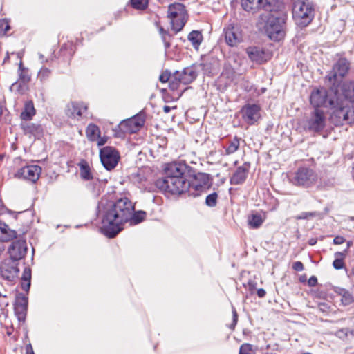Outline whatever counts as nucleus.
Segmentation results:
<instances>
[{
    "mask_svg": "<svg viewBox=\"0 0 354 354\" xmlns=\"http://www.w3.org/2000/svg\"><path fill=\"white\" fill-rule=\"evenodd\" d=\"M318 306H319V308L322 311H325L326 309H328L329 308V306H328V304L326 303H324V302L319 303Z\"/></svg>",
    "mask_w": 354,
    "mask_h": 354,
    "instance_id": "nucleus-59",
    "label": "nucleus"
},
{
    "mask_svg": "<svg viewBox=\"0 0 354 354\" xmlns=\"http://www.w3.org/2000/svg\"><path fill=\"white\" fill-rule=\"evenodd\" d=\"M239 146V141L236 138H234L227 148V153H232L235 152Z\"/></svg>",
    "mask_w": 354,
    "mask_h": 354,
    "instance_id": "nucleus-44",
    "label": "nucleus"
},
{
    "mask_svg": "<svg viewBox=\"0 0 354 354\" xmlns=\"http://www.w3.org/2000/svg\"><path fill=\"white\" fill-rule=\"evenodd\" d=\"M149 0H131V6L137 10H144L148 6Z\"/></svg>",
    "mask_w": 354,
    "mask_h": 354,
    "instance_id": "nucleus-41",
    "label": "nucleus"
},
{
    "mask_svg": "<svg viewBox=\"0 0 354 354\" xmlns=\"http://www.w3.org/2000/svg\"><path fill=\"white\" fill-rule=\"evenodd\" d=\"M292 17L301 27L307 26L315 16V5L309 0H297L292 6Z\"/></svg>",
    "mask_w": 354,
    "mask_h": 354,
    "instance_id": "nucleus-6",
    "label": "nucleus"
},
{
    "mask_svg": "<svg viewBox=\"0 0 354 354\" xmlns=\"http://www.w3.org/2000/svg\"><path fill=\"white\" fill-rule=\"evenodd\" d=\"M100 158L104 168L111 171L118 165L120 158L118 151L112 147H104L100 150Z\"/></svg>",
    "mask_w": 354,
    "mask_h": 354,
    "instance_id": "nucleus-12",
    "label": "nucleus"
},
{
    "mask_svg": "<svg viewBox=\"0 0 354 354\" xmlns=\"http://www.w3.org/2000/svg\"><path fill=\"white\" fill-rule=\"evenodd\" d=\"M106 142V138H99L98 140H97V145L99 146H102V145H104Z\"/></svg>",
    "mask_w": 354,
    "mask_h": 354,
    "instance_id": "nucleus-61",
    "label": "nucleus"
},
{
    "mask_svg": "<svg viewBox=\"0 0 354 354\" xmlns=\"http://www.w3.org/2000/svg\"><path fill=\"white\" fill-rule=\"evenodd\" d=\"M232 184L238 185L243 183V168L239 167L230 179Z\"/></svg>",
    "mask_w": 354,
    "mask_h": 354,
    "instance_id": "nucleus-34",
    "label": "nucleus"
},
{
    "mask_svg": "<svg viewBox=\"0 0 354 354\" xmlns=\"http://www.w3.org/2000/svg\"><path fill=\"white\" fill-rule=\"evenodd\" d=\"M226 43L230 46H236L243 39L241 28L238 25H230L224 30Z\"/></svg>",
    "mask_w": 354,
    "mask_h": 354,
    "instance_id": "nucleus-16",
    "label": "nucleus"
},
{
    "mask_svg": "<svg viewBox=\"0 0 354 354\" xmlns=\"http://www.w3.org/2000/svg\"><path fill=\"white\" fill-rule=\"evenodd\" d=\"M80 168V176L84 180H90L93 178L91 167L88 162L84 159L81 160L78 163Z\"/></svg>",
    "mask_w": 354,
    "mask_h": 354,
    "instance_id": "nucleus-25",
    "label": "nucleus"
},
{
    "mask_svg": "<svg viewBox=\"0 0 354 354\" xmlns=\"http://www.w3.org/2000/svg\"><path fill=\"white\" fill-rule=\"evenodd\" d=\"M186 10L185 7L183 4L180 3H176L171 4L168 8L167 16L169 18H172L175 16L178 15L180 12Z\"/></svg>",
    "mask_w": 354,
    "mask_h": 354,
    "instance_id": "nucleus-30",
    "label": "nucleus"
},
{
    "mask_svg": "<svg viewBox=\"0 0 354 354\" xmlns=\"http://www.w3.org/2000/svg\"><path fill=\"white\" fill-rule=\"evenodd\" d=\"M321 213L319 212H301L299 215L296 216L297 220H308L310 218L319 217Z\"/></svg>",
    "mask_w": 354,
    "mask_h": 354,
    "instance_id": "nucleus-38",
    "label": "nucleus"
},
{
    "mask_svg": "<svg viewBox=\"0 0 354 354\" xmlns=\"http://www.w3.org/2000/svg\"><path fill=\"white\" fill-rule=\"evenodd\" d=\"M87 109L83 102H71L66 105V114L68 118L80 120Z\"/></svg>",
    "mask_w": 354,
    "mask_h": 354,
    "instance_id": "nucleus-19",
    "label": "nucleus"
},
{
    "mask_svg": "<svg viewBox=\"0 0 354 354\" xmlns=\"http://www.w3.org/2000/svg\"><path fill=\"white\" fill-rule=\"evenodd\" d=\"M21 127L24 134L28 136L30 138L33 137L36 138L40 136L42 133L41 125L31 123L28 121L21 122Z\"/></svg>",
    "mask_w": 354,
    "mask_h": 354,
    "instance_id": "nucleus-21",
    "label": "nucleus"
},
{
    "mask_svg": "<svg viewBox=\"0 0 354 354\" xmlns=\"http://www.w3.org/2000/svg\"><path fill=\"white\" fill-rule=\"evenodd\" d=\"M10 28V25L6 19L0 20V35H5Z\"/></svg>",
    "mask_w": 354,
    "mask_h": 354,
    "instance_id": "nucleus-45",
    "label": "nucleus"
},
{
    "mask_svg": "<svg viewBox=\"0 0 354 354\" xmlns=\"http://www.w3.org/2000/svg\"><path fill=\"white\" fill-rule=\"evenodd\" d=\"M345 241H346L345 238L342 236H336L333 239V243L335 245H340V244L344 243Z\"/></svg>",
    "mask_w": 354,
    "mask_h": 354,
    "instance_id": "nucleus-51",
    "label": "nucleus"
},
{
    "mask_svg": "<svg viewBox=\"0 0 354 354\" xmlns=\"http://www.w3.org/2000/svg\"><path fill=\"white\" fill-rule=\"evenodd\" d=\"M212 185L209 174L199 172L195 174L192 180H189L188 196L196 197L202 192H205Z\"/></svg>",
    "mask_w": 354,
    "mask_h": 354,
    "instance_id": "nucleus-9",
    "label": "nucleus"
},
{
    "mask_svg": "<svg viewBox=\"0 0 354 354\" xmlns=\"http://www.w3.org/2000/svg\"><path fill=\"white\" fill-rule=\"evenodd\" d=\"M26 354H35L34 351H33V348L30 344H29L28 345L26 346Z\"/></svg>",
    "mask_w": 354,
    "mask_h": 354,
    "instance_id": "nucleus-60",
    "label": "nucleus"
},
{
    "mask_svg": "<svg viewBox=\"0 0 354 354\" xmlns=\"http://www.w3.org/2000/svg\"><path fill=\"white\" fill-rule=\"evenodd\" d=\"M18 73L19 80L24 83L28 82L30 80V76L28 74V71L23 66L22 62L19 63Z\"/></svg>",
    "mask_w": 354,
    "mask_h": 354,
    "instance_id": "nucleus-36",
    "label": "nucleus"
},
{
    "mask_svg": "<svg viewBox=\"0 0 354 354\" xmlns=\"http://www.w3.org/2000/svg\"><path fill=\"white\" fill-rule=\"evenodd\" d=\"M256 282L253 281H249L248 283V289L251 292L252 294L256 290Z\"/></svg>",
    "mask_w": 354,
    "mask_h": 354,
    "instance_id": "nucleus-52",
    "label": "nucleus"
},
{
    "mask_svg": "<svg viewBox=\"0 0 354 354\" xmlns=\"http://www.w3.org/2000/svg\"><path fill=\"white\" fill-rule=\"evenodd\" d=\"M100 130L97 125L90 124L86 128V135L89 140H95L99 136Z\"/></svg>",
    "mask_w": 354,
    "mask_h": 354,
    "instance_id": "nucleus-33",
    "label": "nucleus"
},
{
    "mask_svg": "<svg viewBox=\"0 0 354 354\" xmlns=\"http://www.w3.org/2000/svg\"><path fill=\"white\" fill-rule=\"evenodd\" d=\"M146 217V212L144 211H138L135 212V210L131 213V216L128 222L130 223L131 225H137L141 223L145 220Z\"/></svg>",
    "mask_w": 354,
    "mask_h": 354,
    "instance_id": "nucleus-31",
    "label": "nucleus"
},
{
    "mask_svg": "<svg viewBox=\"0 0 354 354\" xmlns=\"http://www.w3.org/2000/svg\"><path fill=\"white\" fill-rule=\"evenodd\" d=\"M339 91L337 94L330 91L329 87H321L312 91L310 96V103L315 109H320L322 106L329 107V102L330 99L335 100Z\"/></svg>",
    "mask_w": 354,
    "mask_h": 354,
    "instance_id": "nucleus-8",
    "label": "nucleus"
},
{
    "mask_svg": "<svg viewBox=\"0 0 354 354\" xmlns=\"http://www.w3.org/2000/svg\"><path fill=\"white\" fill-rule=\"evenodd\" d=\"M27 250V243L25 239L13 241L8 248L10 259L18 262L19 260L24 258Z\"/></svg>",
    "mask_w": 354,
    "mask_h": 354,
    "instance_id": "nucleus-17",
    "label": "nucleus"
},
{
    "mask_svg": "<svg viewBox=\"0 0 354 354\" xmlns=\"http://www.w3.org/2000/svg\"><path fill=\"white\" fill-rule=\"evenodd\" d=\"M171 111V107L169 106H164L163 107V111L165 113H168Z\"/></svg>",
    "mask_w": 354,
    "mask_h": 354,
    "instance_id": "nucleus-63",
    "label": "nucleus"
},
{
    "mask_svg": "<svg viewBox=\"0 0 354 354\" xmlns=\"http://www.w3.org/2000/svg\"><path fill=\"white\" fill-rule=\"evenodd\" d=\"M175 79H179V81L183 84H187L193 82L196 77V73L193 68H185L182 72L176 71L174 73Z\"/></svg>",
    "mask_w": 354,
    "mask_h": 354,
    "instance_id": "nucleus-20",
    "label": "nucleus"
},
{
    "mask_svg": "<svg viewBox=\"0 0 354 354\" xmlns=\"http://www.w3.org/2000/svg\"><path fill=\"white\" fill-rule=\"evenodd\" d=\"M216 64V61H214L213 63L212 62H207V61L204 62L203 64H201V66H202L203 73L208 75H213L214 73Z\"/></svg>",
    "mask_w": 354,
    "mask_h": 354,
    "instance_id": "nucleus-35",
    "label": "nucleus"
},
{
    "mask_svg": "<svg viewBox=\"0 0 354 354\" xmlns=\"http://www.w3.org/2000/svg\"><path fill=\"white\" fill-rule=\"evenodd\" d=\"M257 26L272 40L280 41L284 37L283 26L287 19L284 3L281 0H245V11L252 14L260 10Z\"/></svg>",
    "mask_w": 354,
    "mask_h": 354,
    "instance_id": "nucleus-1",
    "label": "nucleus"
},
{
    "mask_svg": "<svg viewBox=\"0 0 354 354\" xmlns=\"http://www.w3.org/2000/svg\"><path fill=\"white\" fill-rule=\"evenodd\" d=\"M257 294L259 298H263L266 296V292L263 288L257 290Z\"/></svg>",
    "mask_w": 354,
    "mask_h": 354,
    "instance_id": "nucleus-57",
    "label": "nucleus"
},
{
    "mask_svg": "<svg viewBox=\"0 0 354 354\" xmlns=\"http://www.w3.org/2000/svg\"><path fill=\"white\" fill-rule=\"evenodd\" d=\"M292 269L297 272L302 271L304 269V264L301 261H296L292 265Z\"/></svg>",
    "mask_w": 354,
    "mask_h": 354,
    "instance_id": "nucleus-49",
    "label": "nucleus"
},
{
    "mask_svg": "<svg viewBox=\"0 0 354 354\" xmlns=\"http://www.w3.org/2000/svg\"><path fill=\"white\" fill-rule=\"evenodd\" d=\"M134 206L127 197L109 203L103 211L102 232L109 238L115 237L122 230V225L129 221Z\"/></svg>",
    "mask_w": 354,
    "mask_h": 354,
    "instance_id": "nucleus-2",
    "label": "nucleus"
},
{
    "mask_svg": "<svg viewBox=\"0 0 354 354\" xmlns=\"http://www.w3.org/2000/svg\"><path fill=\"white\" fill-rule=\"evenodd\" d=\"M188 40L192 43L195 49H198L199 46L203 41V35L198 30H192L187 37Z\"/></svg>",
    "mask_w": 354,
    "mask_h": 354,
    "instance_id": "nucleus-29",
    "label": "nucleus"
},
{
    "mask_svg": "<svg viewBox=\"0 0 354 354\" xmlns=\"http://www.w3.org/2000/svg\"><path fill=\"white\" fill-rule=\"evenodd\" d=\"M19 272V268H18V262L9 260L7 262H4L1 266V274L3 279L12 281L17 278Z\"/></svg>",
    "mask_w": 354,
    "mask_h": 354,
    "instance_id": "nucleus-18",
    "label": "nucleus"
},
{
    "mask_svg": "<svg viewBox=\"0 0 354 354\" xmlns=\"http://www.w3.org/2000/svg\"><path fill=\"white\" fill-rule=\"evenodd\" d=\"M350 66L351 64L346 58L341 57L324 77V84L329 87L330 91L335 94L339 91L341 84L344 82V78L348 73Z\"/></svg>",
    "mask_w": 354,
    "mask_h": 354,
    "instance_id": "nucleus-4",
    "label": "nucleus"
},
{
    "mask_svg": "<svg viewBox=\"0 0 354 354\" xmlns=\"http://www.w3.org/2000/svg\"><path fill=\"white\" fill-rule=\"evenodd\" d=\"M299 280L301 283H305L306 281V274H303L301 276L299 277Z\"/></svg>",
    "mask_w": 354,
    "mask_h": 354,
    "instance_id": "nucleus-62",
    "label": "nucleus"
},
{
    "mask_svg": "<svg viewBox=\"0 0 354 354\" xmlns=\"http://www.w3.org/2000/svg\"><path fill=\"white\" fill-rule=\"evenodd\" d=\"M17 236L15 230L10 229L8 225L0 221V242L8 241Z\"/></svg>",
    "mask_w": 354,
    "mask_h": 354,
    "instance_id": "nucleus-23",
    "label": "nucleus"
},
{
    "mask_svg": "<svg viewBox=\"0 0 354 354\" xmlns=\"http://www.w3.org/2000/svg\"><path fill=\"white\" fill-rule=\"evenodd\" d=\"M233 317H232V324L230 326V328H232V329H234L235 325L236 324V322H237V313L236 312L235 310H233Z\"/></svg>",
    "mask_w": 354,
    "mask_h": 354,
    "instance_id": "nucleus-54",
    "label": "nucleus"
},
{
    "mask_svg": "<svg viewBox=\"0 0 354 354\" xmlns=\"http://www.w3.org/2000/svg\"><path fill=\"white\" fill-rule=\"evenodd\" d=\"M257 350V346L245 343V354H255Z\"/></svg>",
    "mask_w": 354,
    "mask_h": 354,
    "instance_id": "nucleus-46",
    "label": "nucleus"
},
{
    "mask_svg": "<svg viewBox=\"0 0 354 354\" xmlns=\"http://www.w3.org/2000/svg\"><path fill=\"white\" fill-rule=\"evenodd\" d=\"M353 243L352 241H346V248L342 252V253H344V257H346V254L348 252L349 248L353 245Z\"/></svg>",
    "mask_w": 354,
    "mask_h": 354,
    "instance_id": "nucleus-58",
    "label": "nucleus"
},
{
    "mask_svg": "<svg viewBox=\"0 0 354 354\" xmlns=\"http://www.w3.org/2000/svg\"><path fill=\"white\" fill-rule=\"evenodd\" d=\"M346 290V289L344 288H339L336 287L334 289V291L335 293H337L338 295H340L341 297L343 295L344 292Z\"/></svg>",
    "mask_w": 354,
    "mask_h": 354,
    "instance_id": "nucleus-56",
    "label": "nucleus"
},
{
    "mask_svg": "<svg viewBox=\"0 0 354 354\" xmlns=\"http://www.w3.org/2000/svg\"><path fill=\"white\" fill-rule=\"evenodd\" d=\"M339 89L346 100L354 103V81H345L341 84Z\"/></svg>",
    "mask_w": 354,
    "mask_h": 354,
    "instance_id": "nucleus-22",
    "label": "nucleus"
},
{
    "mask_svg": "<svg viewBox=\"0 0 354 354\" xmlns=\"http://www.w3.org/2000/svg\"><path fill=\"white\" fill-rule=\"evenodd\" d=\"M261 106L258 103L245 104V123L248 125H257L261 120Z\"/></svg>",
    "mask_w": 354,
    "mask_h": 354,
    "instance_id": "nucleus-14",
    "label": "nucleus"
},
{
    "mask_svg": "<svg viewBox=\"0 0 354 354\" xmlns=\"http://www.w3.org/2000/svg\"><path fill=\"white\" fill-rule=\"evenodd\" d=\"M14 168L17 169L15 177L35 183L39 178L41 168L35 165H27L25 160L17 157L13 160Z\"/></svg>",
    "mask_w": 354,
    "mask_h": 354,
    "instance_id": "nucleus-7",
    "label": "nucleus"
},
{
    "mask_svg": "<svg viewBox=\"0 0 354 354\" xmlns=\"http://www.w3.org/2000/svg\"><path fill=\"white\" fill-rule=\"evenodd\" d=\"M39 59H40L41 63L48 62L47 59H44V55L42 54H41V53L39 54Z\"/></svg>",
    "mask_w": 354,
    "mask_h": 354,
    "instance_id": "nucleus-64",
    "label": "nucleus"
},
{
    "mask_svg": "<svg viewBox=\"0 0 354 354\" xmlns=\"http://www.w3.org/2000/svg\"><path fill=\"white\" fill-rule=\"evenodd\" d=\"M266 348L267 349H270L272 351H279L280 350V346H279V344H277V343H274V344H269L266 346Z\"/></svg>",
    "mask_w": 354,
    "mask_h": 354,
    "instance_id": "nucleus-53",
    "label": "nucleus"
},
{
    "mask_svg": "<svg viewBox=\"0 0 354 354\" xmlns=\"http://www.w3.org/2000/svg\"><path fill=\"white\" fill-rule=\"evenodd\" d=\"M169 88L174 91L178 89L179 84L182 83L181 82L179 81V79H175L174 77V75L171 77V79L169 80Z\"/></svg>",
    "mask_w": 354,
    "mask_h": 354,
    "instance_id": "nucleus-48",
    "label": "nucleus"
},
{
    "mask_svg": "<svg viewBox=\"0 0 354 354\" xmlns=\"http://www.w3.org/2000/svg\"><path fill=\"white\" fill-rule=\"evenodd\" d=\"M308 285L310 287H315L317 285V278L315 276H311L308 280Z\"/></svg>",
    "mask_w": 354,
    "mask_h": 354,
    "instance_id": "nucleus-50",
    "label": "nucleus"
},
{
    "mask_svg": "<svg viewBox=\"0 0 354 354\" xmlns=\"http://www.w3.org/2000/svg\"><path fill=\"white\" fill-rule=\"evenodd\" d=\"M335 260L333 262V266L335 270H341L345 267L344 259L345 258L344 253L336 252L335 253Z\"/></svg>",
    "mask_w": 354,
    "mask_h": 354,
    "instance_id": "nucleus-32",
    "label": "nucleus"
},
{
    "mask_svg": "<svg viewBox=\"0 0 354 354\" xmlns=\"http://www.w3.org/2000/svg\"><path fill=\"white\" fill-rule=\"evenodd\" d=\"M35 114V109L32 101H28L24 104V109L21 113V118L24 122L29 121Z\"/></svg>",
    "mask_w": 354,
    "mask_h": 354,
    "instance_id": "nucleus-27",
    "label": "nucleus"
},
{
    "mask_svg": "<svg viewBox=\"0 0 354 354\" xmlns=\"http://www.w3.org/2000/svg\"><path fill=\"white\" fill-rule=\"evenodd\" d=\"M326 115L321 109H315L307 120V127L309 131L320 133L326 126Z\"/></svg>",
    "mask_w": 354,
    "mask_h": 354,
    "instance_id": "nucleus-11",
    "label": "nucleus"
},
{
    "mask_svg": "<svg viewBox=\"0 0 354 354\" xmlns=\"http://www.w3.org/2000/svg\"><path fill=\"white\" fill-rule=\"evenodd\" d=\"M266 217L259 213H254L248 216V225L251 229L259 228L265 221Z\"/></svg>",
    "mask_w": 354,
    "mask_h": 354,
    "instance_id": "nucleus-26",
    "label": "nucleus"
},
{
    "mask_svg": "<svg viewBox=\"0 0 354 354\" xmlns=\"http://www.w3.org/2000/svg\"><path fill=\"white\" fill-rule=\"evenodd\" d=\"M186 17L187 12L185 10L183 12H180L178 15L169 18L172 29L176 32L180 31L186 23Z\"/></svg>",
    "mask_w": 354,
    "mask_h": 354,
    "instance_id": "nucleus-24",
    "label": "nucleus"
},
{
    "mask_svg": "<svg viewBox=\"0 0 354 354\" xmlns=\"http://www.w3.org/2000/svg\"><path fill=\"white\" fill-rule=\"evenodd\" d=\"M218 194L216 192L212 193L207 196L205 204L209 207H214L217 204Z\"/></svg>",
    "mask_w": 354,
    "mask_h": 354,
    "instance_id": "nucleus-40",
    "label": "nucleus"
},
{
    "mask_svg": "<svg viewBox=\"0 0 354 354\" xmlns=\"http://www.w3.org/2000/svg\"><path fill=\"white\" fill-rule=\"evenodd\" d=\"M317 179V174L312 169L301 167L295 173L291 182L296 186L309 187L316 183Z\"/></svg>",
    "mask_w": 354,
    "mask_h": 354,
    "instance_id": "nucleus-10",
    "label": "nucleus"
},
{
    "mask_svg": "<svg viewBox=\"0 0 354 354\" xmlns=\"http://www.w3.org/2000/svg\"><path fill=\"white\" fill-rule=\"evenodd\" d=\"M187 167L183 162L168 163L164 169V176L156 180V187L161 192L171 195L188 194L189 180L185 176Z\"/></svg>",
    "mask_w": 354,
    "mask_h": 354,
    "instance_id": "nucleus-3",
    "label": "nucleus"
},
{
    "mask_svg": "<svg viewBox=\"0 0 354 354\" xmlns=\"http://www.w3.org/2000/svg\"><path fill=\"white\" fill-rule=\"evenodd\" d=\"M28 306H15V313L18 316L19 320L24 319Z\"/></svg>",
    "mask_w": 354,
    "mask_h": 354,
    "instance_id": "nucleus-43",
    "label": "nucleus"
},
{
    "mask_svg": "<svg viewBox=\"0 0 354 354\" xmlns=\"http://www.w3.org/2000/svg\"><path fill=\"white\" fill-rule=\"evenodd\" d=\"M51 75V71L46 67H42L37 75V78L41 82L47 81Z\"/></svg>",
    "mask_w": 354,
    "mask_h": 354,
    "instance_id": "nucleus-37",
    "label": "nucleus"
},
{
    "mask_svg": "<svg viewBox=\"0 0 354 354\" xmlns=\"http://www.w3.org/2000/svg\"><path fill=\"white\" fill-rule=\"evenodd\" d=\"M341 301L344 306H348L354 302V297L346 290L342 296Z\"/></svg>",
    "mask_w": 354,
    "mask_h": 354,
    "instance_id": "nucleus-39",
    "label": "nucleus"
},
{
    "mask_svg": "<svg viewBox=\"0 0 354 354\" xmlns=\"http://www.w3.org/2000/svg\"><path fill=\"white\" fill-rule=\"evenodd\" d=\"M15 306H28V297L22 293L17 294Z\"/></svg>",
    "mask_w": 354,
    "mask_h": 354,
    "instance_id": "nucleus-42",
    "label": "nucleus"
},
{
    "mask_svg": "<svg viewBox=\"0 0 354 354\" xmlns=\"http://www.w3.org/2000/svg\"><path fill=\"white\" fill-rule=\"evenodd\" d=\"M21 86V84H19L18 82H14L12 84V85L10 86V90L11 91H19V88Z\"/></svg>",
    "mask_w": 354,
    "mask_h": 354,
    "instance_id": "nucleus-55",
    "label": "nucleus"
},
{
    "mask_svg": "<svg viewBox=\"0 0 354 354\" xmlns=\"http://www.w3.org/2000/svg\"><path fill=\"white\" fill-rule=\"evenodd\" d=\"M171 79V74L169 71H166L163 73H162L159 77V80L162 83H166L167 82H169V80Z\"/></svg>",
    "mask_w": 354,
    "mask_h": 354,
    "instance_id": "nucleus-47",
    "label": "nucleus"
},
{
    "mask_svg": "<svg viewBox=\"0 0 354 354\" xmlns=\"http://www.w3.org/2000/svg\"><path fill=\"white\" fill-rule=\"evenodd\" d=\"M31 285V270L26 267L21 277V287L22 290L28 292Z\"/></svg>",
    "mask_w": 354,
    "mask_h": 354,
    "instance_id": "nucleus-28",
    "label": "nucleus"
},
{
    "mask_svg": "<svg viewBox=\"0 0 354 354\" xmlns=\"http://www.w3.org/2000/svg\"><path fill=\"white\" fill-rule=\"evenodd\" d=\"M145 116L142 113L122 121L119 124V129L124 133H133L140 130L144 125Z\"/></svg>",
    "mask_w": 354,
    "mask_h": 354,
    "instance_id": "nucleus-13",
    "label": "nucleus"
},
{
    "mask_svg": "<svg viewBox=\"0 0 354 354\" xmlns=\"http://www.w3.org/2000/svg\"><path fill=\"white\" fill-rule=\"evenodd\" d=\"M246 53L252 62L262 64L272 57L271 53L260 46H250L246 48Z\"/></svg>",
    "mask_w": 354,
    "mask_h": 354,
    "instance_id": "nucleus-15",
    "label": "nucleus"
},
{
    "mask_svg": "<svg viewBox=\"0 0 354 354\" xmlns=\"http://www.w3.org/2000/svg\"><path fill=\"white\" fill-rule=\"evenodd\" d=\"M329 108L333 110L330 120L334 125L342 126L351 124L354 120V111L350 106L344 104L340 94L335 100H330Z\"/></svg>",
    "mask_w": 354,
    "mask_h": 354,
    "instance_id": "nucleus-5",
    "label": "nucleus"
}]
</instances>
